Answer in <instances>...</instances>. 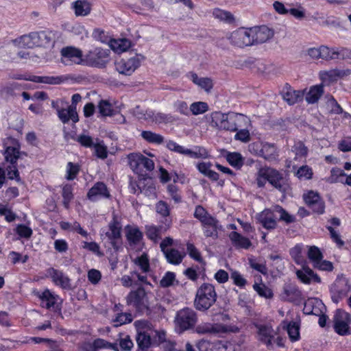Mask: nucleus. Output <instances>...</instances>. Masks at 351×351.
<instances>
[{"mask_svg":"<svg viewBox=\"0 0 351 351\" xmlns=\"http://www.w3.org/2000/svg\"><path fill=\"white\" fill-rule=\"evenodd\" d=\"M196 347L199 351H241L239 346L222 341L210 342L202 339L197 342Z\"/></svg>","mask_w":351,"mask_h":351,"instance_id":"5","label":"nucleus"},{"mask_svg":"<svg viewBox=\"0 0 351 351\" xmlns=\"http://www.w3.org/2000/svg\"><path fill=\"white\" fill-rule=\"evenodd\" d=\"M258 339L265 343L268 348L272 346V339L274 338L275 332L273 328L267 325H256Z\"/></svg>","mask_w":351,"mask_h":351,"instance_id":"21","label":"nucleus"},{"mask_svg":"<svg viewBox=\"0 0 351 351\" xmlns=\"http://www.w3.org/2000/svg\"><path fill=\"white\" fill-rule=\"evenodd\" d=\"M306 204L314 213L322 215L325 211V203L317 192L309 191L303 195Z\"/></svg>","mask_w":351,"mask_h":351,"instance_id":"10","label":"nucleus"},{"mask_svg":"<svg viewBox=\"0 0 351 351\" xmlns=\"http://www.w3.org/2000/svg\"><path fill=\"white\" fill-rule=\"evenodd\" d=\"M53 282L58 286L64 289H70L71 288V280L62 271L50 268L49 269Z\"/></svg>","mask_w":351,"mask_h":351,"instance_id":"22","label":"nucleus"},{"mask_svg":"<svg viewBox=\"0 0 351 351\" xmlns=\"http://www.w3.org/2000/svg\"><path fill=\"white\" fill-rule=\"evenodd\" d=\"M226 119H227V114L221 112H213L210 114V125L220 129L221 122L226 121Z\"/></svg>","mask_w":351,"mask_h":351,"instance_id":"46","label":"nucleus"},{"mask_svg":"<svg viewBox=\"0 0 351 351\" xmlns=\"http://www.w3.org/2000/svg\"><path fill=\"white\" fill-rule=\"evenodd\" d=\"M93 147L95 149V154L97 158L104 160L108 157V148L103 141L96 138Z\"/></svg>","mask_w":351,"mask_h":351,"instance_id":"42","label":"nucleus"},{"mask_svg":"<svg viewBox=\"0 0 351 351\" xmlns=\"http://www.w3.org/2000/svg\"><path fill=\"white\" fill-rule=\"evenodd\" d=\"M229 40L233 45L238 47H244L254 45L250 28H239L230 34Z\"/></svg>","mask_w":351,"mask_h":351,"instance_id":"8","label":"nucleus"},{"mask_svg":"<svg viewBox=\"0 0 351 351\" xmlns=\"http://www.w3.org/2000/svg\"><path fill=\"white\" fill-rule=\"evenodd\" d=\"M229 164L234 167L240 168L243 165V160L241 155L239 153H230L226 157Z\"/></svg>","mask_w":351,"mask_h":351,"instance_id":"54","label":"nucleus"},{"mask_svg":"<svg viewBox=\"0 0 351 351\" xmlns=\"http://www.w3.org/2000/svg\"><path fill=\"white\" fill-rule=\"evenodd\" d=\"M142 157L143 155L139 153H132L128 155L129 165L136 173H139L141 170Z\"/></svg>","mask_w":351,"mask_h":351,"instance_id":"39","label":"nucleus"},{"mask_svg":"<svg viewBox=\"0 0 351 351\" xmlns=\"http://www.w3.org/2000/svg\"><path fill=\"white\" fill-rule=\"evenodd\" d=\"M291 152L295 155V160H300L306 158L308 154V148L302 142L298 141L295 143L291 149Z\"/></svg>","mask_w":351,"mask_h":351,"instance_id":"40","label":"nucleus"},{"mask_svg":"<svg viewBox=\"0 0 351 351\" xmlns=\"http://www.w3.org/2000/svg\"><path fill=\"white\" fill-rule=\"evenodd\" d=\"M61 61L66 65L72 64H84L82 51L73 47H67L61 50Z\"/></svg>","mask_w":351,"mask_h":351,"instance_id":"11","label":"nucleus"},{"mask_svg":"<svg viewBox=\"0 0 351 351\" xmlns=\"http://www.w3.org/2000/svg\"><path fill=\"white\" fill-rule=\"evenodd\" d=\"M209 107L207 103L204 101L193 102L190 105L189 110L193 115H199L208 111Z\"/></svg>","mask_w":351,"mask_h":351,"instance_id":"44","label":"nucleus"},{"mask_svg":"<svg viewBox=\"0 0 351 351\" xmlns=\"http://www.w3.org/2000/svg\"><path fill=\"white\" fill-rule=\"evenodd\" d=\"M108 228V231L106 232V236L110 240L112 247L117 249L118 241L121 237V224L114 216L109 223Z\"/></svg>","mask_w":351,"mask_h":351,"instance_id":"16","label":"nucleus"},{"mask_svg":"<svg viewBox=\"0 0 351 351\" xmlns=\"http://www.w3.org/2000/svg\"><path fill=\"white\" fill-rule=\"evenodd\" d=\"M217 298L215 287L210 283H203L196 291L194 306L197 311H206L216 302Z\"/></svg>","mask_w":351,"mask_h":351,"instance_id":"2","label":"nucleus"},{"mask_svg":"<svg viewBox=\"0 0 351 351\" xmlns=\"http://www.w3.org/2000/svg\"><path fill=\"white\" fill-rule=\"evenodd\" d=\"M250 31L254 44L265 43L274 35V30L265 25L250 27Z\"/></svg>","mask_w":351,"mask_h":351,"instance_id":"14","label":"nucleus"},{"mask_svg":"<svg viewBox=\"0 0 351 351\" xmlns=\"http://www.w3.org/2000/svg\"><path fill=\"white\" fill-rule=\"evenodd\" d=\"M351 322L350 316L343 311L337 310L334 317V328L337 333L340 335L350 334L349 324Z\"/></svg>","mask_w":351,"mask_h":351,"instance_id":"12","label":"nucleus"},{"mask_svg":"<svg viewBox=\"0 0 351 351\" xmlns=\"http://www.w3.org/2000/svg\"><path fill=\"white\" fill-rule=\"evenodd\" d=\"M126 302L138 309L147 308L149 304L147 293L142 287L130 291L126 297Z\"/></svg>","mask_w":351,"mask_h":351,"instance_id":"9","label":"nucleus"},{"mask_svg":"<svg viewBox=\"0 0 351 351\" xmlns=\"http://www.w3.org/2000/svg\"><path fill=\"white\" fill-rule=\"evenodd\" d=\"M55 37V33L51 31L32 32L15 39L14 43L19 47H47L53 43Z\"/></svg>","mask_w":351,"mask_h":351,"instance_id":"1","label":"nucleus"},{"mask_svg":"<svg viewBox=\"0 0 351 351\" xmlns=\"http://www.w3.org/2000/svg\"><path fill=\"white\" fill-rule=\"evenodd\" d=\"M261 173L263 176L267 178V180L276 189L280 191H283L284 189V179L282 174L277 170L265 167L261 169Z\"/></svg>","mask_w":351,"mask_h":351,"instance_id":"13","label":"nucleus"},{"mask_svg":"<svg viewBox=\"0 0 351 351\" xmlns=\"http://www.w3.org/2000/svg\"><path fill=\"white\" fill-rule=\"evenodd\" d=\"M119 344L121 349L123 351H130L134 346L129 335L121 334L119 335Z\"/></svg>","mask_w":351,"mask_h":351,"instance_id":"53","label":"nucleus"},{"mask_svg":"<svg viewBox=\"0 0 351 351\" xmlns=\"http://www.w3.org/2000/svg\"><path fill=\"white\" fill-rule=\"evenodd\" d=\"M282 97L289 105H293L300 101L304 93L300 90H295L293 89L291 86L286 84L281 93Z\"/></svg>","mask_w":351,"mask_h":351,"instance_id":"23","label":"nucleus"},{"mask_svg":"<svg viewBox=\"0 0 351 351\" xmlns=\"http://www.w3.org/2000/svg\"><path fill=\"white\" fill-rule=\"evenodd\" d=\"M261 155L267 160H275L277 158V151L276 147L269 144H265L261 150Z\"/></svg>","mask_w":351,"mask_h":351,"instance_id":"43","label":"nucleus"},{"mask_svg":"<svg viewBox=\"0 0 351 351\" xmlns=\"http://www.w3.org/2000/svg\"><path fill=\"white\" fill-rule=\"evenodd\" d=\"M16 232L21 237L26 239L30 238L32 234V230L23 224L18 225L16 228Z\"/></svg>","mask_w":351,"mask_h":351,"instance_id":"64","label":"nucleus"},{"mask_svg":"<svg viewBox=\"0 0 351 351\" xmlns=\"http://www.w3.org/2000/svg\"><path fill=\"white\" fill-rule=\"evenodd\" d=\"M143 59V56L141 55L122 58L115 62V69L120 74L130 75L140 66Z\"/></svg>","mask_w":351,"mask_h":351,"instance_id":"7","label":"nucleus"},{"mask_svg":"<svg viewBox=\"0 0 351 351\" xmlns=\"http://www.w3.org/2000/svg\"><path fill=\"white\" fill-rule=\"evenodd\" d=\"M245 122H247V117L241 114H234L230 118L227 116L226 121L221 122L220 129L229 131H237L243 127L242 123Z\"/></svg>","mask_w":351,"mask_h":351,"instance_id":"18","label":"nucleus"},{"mask_svg":"<svg viewBox=\"0 0 351 351\" xmlns=\"http://www.w3.org/2000/svg\"><path fill=\"white\" fill-rule=\"evenodd\" d=\"M62 195L63 197V204L66 208H68L70 202L73 197L72 186L69 184L64 186Z\"/></svg>","mask_w":351,"mask_h":351,"instance_id":"56","label":"nucleus"},{"mask_svg":"<svg viewBox=\"0 0 351 351\" xmlns=\"http://www.w3.org/2000/svg\"><path fill=\"white\" fill-rule=\"evenodd\" d=\"M228 331V326L219 323L203 322L195 328V332L199 335L226 333Z\"/></svg>","mask_w":351,"mask_h":351,"instance_id":"15","label":"nucleus"},{"mask_svg":"<svg viewBox=\"0 0 351 351\" xmlns=\"http://www.w3.org/2000/svg\"><path fill=\"white\" fill-rule=\"evenodd\" d=\"M323 93L324 88L322 85L313 86L306 93L305 100L308 104H315L318 101Z\"/></svg>","mask_w":351,"mask_h":351,"instance_id":"34","label":"nucleus"},{"mask_svg":"<svg viewBox=\"0 0 351 351\" xmlns=\"http://www.w3.org/2000/svg\"><path fill=\"white\" fill-rule=\"evenodd\" d=\"M324 304L317 298H309L304 305L303 311L306 315H320L322 313Z\"/></svg>","mask_w":351,"mask_h":351,"instance_id":"25","label":"nucleus"},{"mask_svg":"<svg viewBox=\"0 0 351 351\" xmlns=\"http://www.w3.org/2000/svg\"><path fill=\"white\" fill-rule=\"evenodd\" d=\"M301 295L300 291L290 285H287L283 287V291L281 294V297L283 300L287 301H293Z\"/></svg>","mask_w":351,"mask_h":351,"instance_id":"37","label":"nucleus"},{"mask_svg":"<svg viewBox=\"0 0 351 351\" xmlns=\"http://www.w3.org/2000/svg\"><path fill=\"white\" fill-rule=\"evenodd\" d=\"M75 140L82 147H86V148L93 147V145L95 143L94 139L90 136H89L88 134H80L76 138Z\"/></svg>","mask_w":351,"mask_h":351,"instance_id":"57","label":"nucleus"},{"mask_svg":"<svg viewBox=\"0 0 351 351\" xmlns=\"http://www.w3.org/2000/svg\"><path fill=\"white\" fill-rule=\"evenodd\" d=\"M213 14L215 19L226 23H230L234 21V18L230 12L219 8L215 9Z\"/></svg>","mask_w":351,"mask_h":351,"instance_id":"48","label":"nucleus"},{"mask_svg":"<svg viewBox=\"0 0 351 351\" xmlns=\"http://www.w3.org/2000/svg\"><path fill=\"white\" fill-rule=\"evenodd\" d=\"M253 288L261 297L267 299H270L273 297V292L271 289L263 283H256L253 285Z\"/></svg>","mask_w":351,"mask_h":351,"instance_id":"49","label":"nucleus"},{"mask_svg":"<svg viewBox=\"0 0 351 351\" xmlns=\"http://www.w3.org/2000/svg\"><path fill=\"white\" fill-rule=\"evenodd\" d=\"M300 327L295 322L289 323L287 326V332L292 341H295L299 339L300 337Z\"/></svg>","mask_w":351,"mask_h":351,"instance_id":"59","label":"nucleus"},{"mask_svg":"<svg viewBox=\"0 0 351 351\" xmlns=\"http://www.w3.org/2000/svg\"><path fill=\"white\" fill-rule=\"evenodd\" d=\"M142 138L150 143L161 144L164 141V138L160 134L152 132L151 131H143L141 132Z\"/></svg>","mask_w":351,"mask_h":351,"instance_id":"45","label":"nucleus"},{"mask_svg":"<svg viewBox=\"0 0 351 351\" xmlns=\"http://www.w3.org/2000/svg\"><path fill=\"white\" fill-rule=\"evenodd\" d=\"M351 73L350 70H339V69H331L329 71H321L319 73L321 79L324 82H334L337 81L339 78L348 76Z\"/></svg>","mask_w":351,"mask_h":351,"instance_id":"28","label":"nucleus"},{"mask_svg":"<svg viewBox=\"0 0 351 351\" xmlns=\"http://www.w3.org/2000/svg\"><path fill=\"white\" fill-rule=\"evenodd\" d=\"M176 281V275L173 272L167 271L160 281V286L162 288H167L173 285Z\"/></svg>","mask_w":351,"mask_h":351,"instance_id":"58","label":"nucleus"},{"mask_svg":"<svg viewBox=\"0 0 351 351\" xmlns=\"http://www.w3.org/2000/svg\"><path fill=\"white\" fill-rule=\"evenodd\" d=\"M13 79L15 80H29L36 83H44L48 84H60L63 82L62 77L60 76H36L33 75L28 78L23 77L22 75H14Z\"/></svg>","mask_w":351,"mask_h":351,"instance_id":"20","label":"nucleus"},{"mask_svg":"<svg viewBox=\"0 0 351 351\" xmlns=\"http://www.w3.org/2000/svg\"><path fill=\"white\" fill-rule=\"evenodd\" d=\"M194 217L202 223V225L208 222V218L213 217V216L210 215L202 206H196L194 212Z\"/></svg>","mask_w":351,"mask_h":351,"instance_id":"50","label":"nucleus"},{"mask_svg":"<svg viewBox=\"0 0 351 351\" xmlns=\"http://www.w3.org/2000/svg\"><path fill=\"white\" fill-rule=\"evenodd\" d=\"M197 322V315L192 308L186 307L178 311L174 319L175 329L179 333L192 329Z\"/></svg>","mask_w":351,"mask_h":351,"instance_id":"3","label":"nucleus"},{"mask_svg":"<svg viewBox=\"0 0 351 351\" xmlns=\"http://www.w3.org/2000/svg\"><path fill=\"white\" fill-rule=\"evenodd\" d=\"M110 196L106 185L100 182L95 184L87 194L88 198L92 201H95L99 197L108 198Z\"/></svg>","mask_w":351,"mask_h":351,"instance_id":"24","label":"nucleus"},{"mask_svg":"<svg viewBox=\"0 0 351 351\" xmlns=\"http://www.w3.org/2000/svg\"><path fill=\"white\" fill-rule=\"evenodd\" d=\"M186 249L189 256L197 262L202 263L203 259L199 250L192 243H188Z\"/></svg>","mask_w":351,"mask_h":351,"instance_id":"63","label":"nucleus"},{"mask_svg":"<svg viewBox=\"0 0 351 351\" xmlns=\"http://www.w3.org/2000/svg\"><path fill=\"white\" fill-rule=\"evenodd\" d=\"M259 223L266 229H274L276 221L274 213L269 209H265L257 215Z\"/></svg>","mask_w":351,"mask_h":351,"instance_id":"26","label":"nucleus"},{"mask_svg":"<svg viewBox=\"0 0 351 351\" xmlns=\"http://www.w3.org/2000/svg\"><path fill=\"white\" fill-rule=\"evenodd\" d=\"M99 113L102 116L112 115V106L111 104L106 100H101L98 105Z\"/></svg>","mask_w":351,"mask_h":351,"instance_id":"62","label":"nucleus"},{"mask_svg":"<svg viewBox=\"0 0 351 351\" xmlns=\"http://www.w3.org/2000/svg\"><path fill=\"white\" fill-rule=\"evenodd\" d=\"M133 262L138 265L143 272L147 273L149 271V261L147 254L143 253L141 256L136 257Z\"/></svg>","mask_w":351,"mask_h":351,"instance_id":"51","label":"nucleus"},{"mask_svg":"<svg viewBox=\"0 0 351 351\" xmlns=\"http://www.w3.org/2000/svg\"><path fill=\"white\" fill-rule=\"evenodd\" d=\"M58 115L64 123L68 122L70 119L74 123L79 121L76 106H69L67 109L58 110Z\"/></svg>","mask_w":351,"mask_h":351,"instance_id":"31","label":"nucleus"},{"mask_svg":"<svg viewBox=\"0 0 351 351\" xmlns=\"http://www.w3.org/2000/svg\"><path fill=\"white\" fill-rule=\"evenodd\" d=\"M141 324L142 326L138 329L136 339L139 348L146 350L151 345L150 334L148 332V330L151 329L147 322H141Z\"/></svg>","mask_w":351,"mask_h":351,"instance_id":"19","label":"nucleus"},{"mask_svg":"<svg viewBox=\"0 0 351 351\" xmlns=\"http://www.w3.org/2000/svg\"><path fill=\"white\" fill-rule=\"evenodd\" d=\"M167 261L173 265H179L184 258L178 250L176 249H170L164 253Z\"/></svg>","mask_w":351,"mask_h":351,"instance_id":"41","label":"nucleus"},{"mask_svg":"<svg viewBox=\"0 0 351 351\" xmlns=\"http://www.w3.org/2000/svg\"><path fill=\"white\" fill-rule=\"evenodd\" d=\"M229 238L232 244L237 247L247 249L252 245L251 241L247 238L243 237L237 232H230Z\"/></svg>","mask_w":351,"mask_h":351,"instance_id":"35","label":"nucleus"},{"mask_svg":"<svg viewBox=\"0 0 351 351\" xmlns=\"http://www.w3.org/2000/svg\"><path fill=\"white\" fill-rule=\"evenodd\" d=\"M173 107L176 110V111L180 114L184 115V116H189V108L188 107V104L186 102L184 101H176L174 104Z\"/></svg>","mask_w":351,"mask_h":351,"instance_id":"61","label":"nucleus"},{"mask_svg":"<svg viewBox=\"0 0 351 351\" xmlns=\"http://www.w3.org/2000/svg\"><path fill=\"white\" fill-rule=\"evenodd\" d=\"M204 235L206 237H212L213 239L218 238V232L221 229V226L219 221L215 218H208V222L203 225Z\"/></svg>","mask_w":351,"mask_h":351,"instance_id":"27","label":"nucleus"},{"mask_svg":"<svg viewBox=\"0 0 351 351\" xmlns=\"http://www.w3.org/2000/svg\"><path fill=\"white\" fill-rule=\"evenodd\" d=\"M110 53L109 49H104L101 47H96L90 50L84 58V64L93 67L104 68L110 60Z\"/></svg>","mask_w":351,"mask_h":351,"instance_id":"4","label":"nucleus"},{"mask_svg":"<svg viewBox=\"0 0 351 351\" xmlns=\"http://www.w3.org/2000/svg\"><path fill=\"white\" fill-rule=\"evenodd\" d=\"M191 79L194 84L207 93L210 92L213 87V80L209 77H199L196 73H192Z\"/></svg>","mask_w":351,"mask_h":351,"instance_id":"36","label":"nucleus"},{"mask_svg":"<svg viewBox=\"0 0 351 351\" xmlns=\"http://www.w3.org/2000/svg\"><path fill=\"white\" fill-rule=\"evenodd\" d=\"M296 275L297 277L305 284H310L311 282H321V278L318 275L308 267L298 270Z\"/></svg>","mask_w":351,"mask_h":351,"instance_id":"29","label":"nucleus"},{"mask_svg":"<svg viewBox=\"0 0 351 351\" xmlns=\"http://www.w3.org/2000/svg\"><path fill=\"white\" fill-rule=\"evenodd\" d=\"M187 156L193 158H207L209 154L204 147H195L194 150L188 149Z\"/></svg>","mask_w":351,"mask_h":351,"instance_id":"52","label":"nucleus"},{"mask_svg":"<svg viewBox=\"0 0 351 351\" xmlns=\"http://www.w3.org/2000/svg\"><path fill=\"white\" fill-rule=\"evenodd\" d=\"M125 236L130 245L138 244L143 238V233L140 230L132 226H125Z\"/></svg>","mask_w":351,"mask_h":351,"instance_id":"32","label":"nucleus"},{"mask_svg":"<svg viewBox=\"0 0 351 351\" xmlns=\"http://www.w3.org/2000/svg\"><path fill=\"white\" fill-rule=\"evenodd\" d=\"M307 256L314 268L326 271L333 269L332 263L323 259V254L317 246L308 247Z\"/></svg>","mask_w":351,"mask_h":351,"instance_id":"6","label":"nucleus"},{"mask_svg":"<svg viewBox=\"0 0 351 351\" xmlns=\"http://www.w3.org/2000/svg\"><path fill=\"white\" fill-rule=\"evenodd\" d=\"M7 144H9V145L5 147V150L3 154L5 160L7 162H10L11 165H14L20 157V145L12 138H8L7 139L5 145Z\"/></svg>","mask_w":351,"mask_h":351,"instance_id":"17","label":"nucleus"},{"mask_svg":"<svg viewBox=\"0 0 351 351\" xmlns=\"http://www.w3.org/2000/svg\"><path fill=\"white\" fill-rule=\"evenodd\" d=\"M41 300L40 305L46 308H50L53 306L56 303V298L49 290H45L42 295H40Z\"/></svg>","mask_w":351,"mask_h":351,"instance_id":"47","label":"nucleus"},{"mask_svg":"<svg viewBox=\"0 0 351 351\" xmlns=\"http://www.w3.org/2000/svg\"><path fill=\"white\" fill-rule=\"evenodd\" d=\"M337 48H329L322 45V59L326 60L337 59Z\"/></svg>","mask_w":351,"mask_h":351,"instance_id":"60","label":"nucleus"},{"mask_svg":"<svg viewBox=\"0 0 351 351\" xmlns=\"http://www.w3.org/2000/svg\"><path fill=\"white\" fill-rule=\"evenodd\" d=\"M349 290L348 281L344 277H338L331 287V291L339 298L345 296Z\"/></svg>","mask_w":351,"mask_h":351,"instance_id":"30","label":"nucleus"},{"mask_svg":"<svg viewBox=\"0 0 351 351\" xmlns=\"http://www.w3.org/2000/svg\"><path fill=\"white\" fill-rule=\"evenodd\" d=\"M110 46L115 52L121 53L130 47L131 42L126 38L112 40L110 42Z\"/></svg>","mask_w":351,"mask_h":351,"instance_id":"38","label":"nucleus"},{"mask_svg":"<svg viewBox=\"0 0 351 351\" xmlns=\"http://www.w3.org/2000/svg\"><path fill=\"white\" fill-rule=\"evenodd\" d=\"M72 8L77 16H85L90 14L91 4L87 0H77L72 3Z\"/></svg>","mask_w":351,"mask_h":351,"instance_id":"33","label":"nucleus"},{"mask_svg":"<svg viewBox=\"0 0 351 351\" xmlns=\"http://www.w3.org/2000/svg\"><path fill=\"white\" fill-rule=\"evenodd\" d=\"M132 321V316L129 313H119L116 317L113 319L115 323L114 326L117 327L123 324L130 323Z\"/></svg>","mask_w":351,"mask_h":351,"instance_id":"55","label":"nucleus"}]
</instances>
